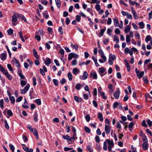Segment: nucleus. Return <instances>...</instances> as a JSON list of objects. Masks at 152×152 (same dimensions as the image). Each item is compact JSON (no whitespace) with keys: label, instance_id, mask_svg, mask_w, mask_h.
<instances>
[{"label":"nucleus","instance_id":"obj_51","mask_svg":"<svg viewBox=\"0 0 152 152\" xmlns=\"http://www.w3.org/2000/svg\"><path fill=\"white\" fill-rule=\"evenodd\" d=\"M32 80L33 81V85L34 86H35L37 84L36 77H33L32 78Z\"/></svg>","mask_w":152,"mask_h":152},{"label":"nucleus","instance_id":"obj_23","mask_svg":"<svg viewBox=\"0 0 152 152\" xmlns=\"http://www.w3.org/2000/svg\"><path fill=\"white\" fill-rule=\"evenodd\" d=\"M131 29V26L129 25H127L126 26L125 30L124 32L126 33H128L129 31H130Z\"/></svg>","mask_w":152,"mask_h":152},{"label":"nucleus","instance_id":"obj_37","mask_svg":"<svg viewBox=\"0 0 152 152\" xmlns=\"http://www.w3.org/2000/svg\"><path fill=\"white\" fill-rule=\"evenodd\" d=\"M100 95L103 99H107V98L105 95L104 92H102L100 94Z\"/></svg>","mask_w":152,"mask_h":152},{"label":"nucleus","instance_id":"obj_38","mask_svg":"<svg viewBox=\"0 0 152 152\" xmlns=\"http://www.w3.org/2000/svg\"><path fill=\"white\" fill-rule=\"evenodd\" d=\"M58 30V32L60 33L61 34H63V31L61 26H60L59 27Z\"/></svg>","mask_w":152,"mask_h":152},{"label":"nucleus","instance_id":"obj_45","mask_svg":"<svg viewBox=\"0 0 152 152\" xmlns=\"http://www.w3.org/2000/svg\"><path fill=\"white\" fill-rule=\"evenodd\" d=\"M84 128L86 132L90 133L91 132V130L89 128L86 126H85Z\"/></svg>","mask_w":152,"mask_h":152},{"label":"nucleus","instance_id":"obj_26","mask_svg":"<svg viewBox=\"0 0 152 152\" xmlns=\"http://www.w3.org/2000/svg\"><path fill=\"white\" fill-rule=\"evenodd\" d=\"M51 60L49 58H48L45 61L44 63L46 65H48L51 63Z\"/></svg>","mask_w":152,"mask_h":152},{"label":"nucleus","instance_id":"obj_12","mask_svg":"<svg viewBox=\"0 0 152 152\" xmlns=\"http://www.w3.org/2000/svg\"><path fill=\"white\" fill-rule=\"evenodd\" d=\"M149 146L148 143H143L142 144V148L144 151L148 150Z\"/></svg>","mask_w":152,"mask_h":152},{"label":"nucleus","instance_id":"obj_11","mask_svg":"<svg viewBox=\"0 0 152 152\" xmlns=\"http://www.w3.org/2000/svg\"><path fill=\"white\" fill-rule=\"evenodd\" d=\"M124 61L125 63V65L126 66L127 71L128 72H129L130 70V65L128 61L126 59H124Z\"/></svg>","mask_w":152,"mask_h":152},{"label":"nucleus","instance_id":"obj_5","mask_svg":"<svg viewBox=\"0 0 152 152\" xmlns=\"http://www.w3.org/2000/svg\"><path fill=\"white\" fill-rule=\"evenodd\" d=\"M120 91L119 88L117 89V90L115 91V92L114 93V96L115 98L116 99H118L120 96Z\"/></svg>","mask_w":152,"mask_h":152},{"label":"nucleus","instance_id":"obj_3","mask_svg":"<svg viewBox=\"0 0 152 152\" xmlns=\"http://www.w3.org/2000/svg\"><path fill=\"white\" fill-rule=\"evenodd\" d=\"M17 17L16 15V13L12 16V25L13 26H15L17 25V23L15 22H17L18 20Z\"/></svg>","mask_w":152,"mask_h":152},{"label":"nucleus","instance_id":"obj_20","mask_svg":"<svg viewBox=\"0 0 152 152\" xmlns=\"http://www.w3.org/2000/svg\"><path fill=\"white\" fill-rule=\"evenodd\" d=\"M79 72V70L78 69L76 68H74L72 71V73L73 74L75 75H77V74Z\"/></svg>","mask_w":152,"mask_h":152},{"label":"nucleus","instance_id":"obj_14","mask_svg":"<svg viewBox=\"0 0 152 152\" xmlns=\"http://www.w3.org/2000/svg\"><path fill=\"white\" fill-rule=\"evenodd\" d=\"M23 149L24 151L26 152H33V150L31 148H29L26 146L23 147Z\"/></svg>","mask_w":152,"mask_h":152},{"label":"nucleus","instance_id":"obj_61","mask_svg":"<svg viewBox=\"0 0 152 152\" xmlns=\"http://www.w3.org/2000/svg\"><path fill=\"white\" fill-rule=\"evenodd\" d=\"M53 82L55 85L57 86L58 85V82L57 80L54 79L53 80Z\"/></svg>","mask_w":152,"mask_h":152},{"label":"nucleus","instance_id":"obj_25","mask_svg":"<svg viewBox=\"0 0 152 152\" xmlns=\"http://www.w3.org/2000/svg\"><path fill=\"white\" fill-rule=\"evenodd\" d=\"M88 74L86 71H85L83 72V74L82 76L83 79L85 80L87 78Z\"/></svg>","mask_w":152,"mask_h":152},{"label":"nucleus","instance_id":"obj_21","mask_svg":"<svg viewBox=\"0 0 152 152\" xmlns=\"http://www.w3.org/2000/svg\"><path fill=\"white\" fill-rule=\"evenodd\" d=\"M98 118L99 119L101 122H102L103 121V119L102 113L99 112L98 113Z\"/></svg>","mask_w":152,"mask_h":152},{"label":"nucleus","instance_id":"obj_27","mask_svg":"<svg viewBox=\"0 0 152 152\" xmlns=\"http://www.w3.org/2000/svg\"><path fill=\"white\" fill-rule=\"evenodd\" d=\"M43 14V17L46 19H48V18L49 16L47 11L44 12Z\"/></svg>","mask_w":152,"mask_h":152},{"label":"nucleus","instance_id":"obj_22","mask_svg":"<svg viewBox=\"0 0 152 152\" xmlns=\"http://www.w3.org/2000/svg\"><path fill=\"white\" fill-rule=\"evenodd\" d=\"M113 23L115 26L116 27L119 26V22L118 19H113Z\"/></svg>","mask_w":152,"mask_h":152},{"label":"nucleus","instance_id":"obj_49","mask_svg":"<svg viewBox=\"0 0 152 152\" xmlns=\"http://www.w3.org/2000/svg\"><path fill=\"white\" fill-rule=\"evenodd\" d=\"M103 149L105 151L107 150V145L106 141H104V142Z\"/></svg>","mask_w":152,"mask_h":152},{"label":"nucleus","instance_id":"obj_60","mask_svg":"<svg viewBox=\"0 0 152 152\" xmlns=\"http://www.w3.org/2000/svg\"><path fill=\"white\" fill-rule=\"evenodd\" d=\"M66 82V80L64 78H62V79L60 80V83L61 84H63L65 83Z\"/></svg>","mask_w":152,"mask_h":152},{"label":"nucleus","instance_id":"obj_7","mask_svg":"<svg viewBox=\"0 0 152 152\" xmlns=\"http://www.w3.org/2000/svg\"><path fill=\"white\" fill-rule=\"evenodd\" d=\"M111 127L109 125H105L104 130L105 132L107 134H110Z\"/></svg>","mask_w":152,"mask_h":152},{"label":"nucleus","instance_id":"obj_28","mask_svg":"<svg viewBox=\"0 0 152 152\" xmlns=\"http://www.w3.org/2000/svg\"><path fill=\"white\" fill-rule=\"evenodd\" d=\"M106 30V27H105L104 28L100 30V35L99 36V37H101L103 35V34H104V32Z\"/></svg>","mask_w":152,"mask_h":152},{"label":"nucleus","instance_id":"obj_62","mask_svg":"<svg viewBox=\"0 0 152 152\" xmlns=\"http://www.w3.org/2000/svg\"><path fill=\"white\" fill-rule=\"evenodd\" d=\"M130 50V49H129L128 48H126L124 50V53L127 54L129 53V52Z\"/></svg>","mask_w":152,"mask_h":152},{"label":"nucleus","instance_id":"obj_42","mask_svg":"<svg viewBox=\"0 0 152 152\" xmlns=\"http://www.w3.org/2000/svg\"><path fill=\"white\" fill-rule=\"evenodd\" d=\"M73 53H70L68 54V59L69 60H70L73 58Z\"/></svg>","mask_w":152,"mask_h":152},{"label":"nucleus","instance_id":"obj_48","mask_svg":"<svg viewBox=\"0 0 152 152\" xmlns=\"http://www.w3.org/2000/svg\"><path fill=\"white\" fill-rule=\"evenodd\" d=\"M7 114L10 116H12L13 115V113L10 110H8L7 111Z\"/></svg>","mask_w":152,"mask_h":152},{"label":"nucleus","instance_id":"obj_40","mask_svg":"<svg viewBox=\"0 0 152 152\" xmlns=\"http://www.w3.org/2000/svg\"><path fill=\"white\" fill-rule=\"evenodd\" d=\"M126 41L127 43L129 42L130 41V37L129 35H126Z\"/></svg>","mask_w":152,"mask_h":152},{"label":"nucleus","instance_id":"obj_33","mask_svg":"<svg viewBox=\"0 0 152 152\" xmlns=\"http://www.w3.org/2000/svg\"><path fill=\"white\" fill-rule=\"evenodd\" d=\"M81 84L80 83H77L76 84L75 88L77 90H80L81 88Z\"/></svg>","mask_w":152,"mask_h":152},{"label":"nucleus","instance_id":"obj_1","mask_svg":"<svg viewBox=\"0 0 152 152\" xmlns=\"http://www.w3.org/2000/svg\"><path fill=\"white\" fill-rule=\"evenodd\" d=\"M116 58V56L115 55H113L111 53L110 54L108 61L109 64L110 65H112L114 60Z\"/></svg>","mask_w":152,"mask_h":152},{"label":"nucleus","instance_id":"obj_32","mask_svg":"<svg viewBox=\"0 0 152 152\" xmlns=\"http://www.w3.org/2000/svg\"><path fill=\"white\" fill-rule=\"evenodd\" d=\"M67 76L69 80L71 81L72 80V75L71 72H69L68 73Z\"/></svg>","mask_w":152,"mask_h":152},{"label":"nucleus","instance_id":"obj_41","mask_svg":"<svg viewBox=\"0 0 152 152\" xmlns=\"http://www.w3.org/2000/svg\"><path fill=\"white\" fill-rule=\"evenodd\" d=\"M0 107L2 109L4 107V100L2 99L0 100Z\"/></svg>","mask_w":152,"mask_h":152},{"label":"nucleus","instance_id":"obj_16","mask_svg":"<svg viewBox=\"0 0 152 152\" xmlns=\"http://www.w3.org/2000/svg\"><path fill=\"white\" fill-rule=\"evenodd\" d=\"M56 5L58 9H59L61 6V3L60 0H55Z\"/></svg>","mask_w":152,"mask_h":152},{"label":"nucleus","instance_id":"obj_30","mask_svg":"<svg viewBox=\"0 0 152 152\" xmlns=\"http://www.w3.org/2000/svg\"><path fill=\"white\" fill-rule=\"evenodd\" d=\"M145 98L149 99H152V97L148 93H146L145 94Z\"/></svg>","mask_w":152,"mask_h":152},{"label":"nucleus","instance_id":"obj_43","mask_svg":"<svg viewBox=\"0 0 152 152\" xmlns=\"http://www.w3.org/2000/svg\"><path fill=\"white\" fill-rule=\"evenodd\" d=\"M85 119H86V121L88 122L90 120V116L89 114L85 116Z\"/></svg>","mask_w":152,"mask_h":152},{"label":"nucleus","instance_id":"obj_55","mask_svg":"<svg viewBox=\"0 0 152 152\" xmlns=\"http://www.w3.org/2000/svg\"><path fill=\"white\" fill-rule=\"evenodd\" d=\"M101 58L103 59L104 62H105L107 61V58L105 56L104 54H101Z\"/></svg>","mask_w":152,"mask_h":152},{"label":"nucleus","instance_id":"obj_64","mask_svg":"<svg viewBox=\"0 0 152 152\" xmlns=\"http://www.w3.org/2000/svg\"><path fill=\"white\" fill-rule=\"evenodd\" d=\"M118 105V103L117 102H115L113 103V107L114 108H115L117 107Z\"/></svg>","mask_w":152,"mask_h":152},{"label":"nucleus","instance_id":"obj_10","mask_svg":"<svg viewBox=\"0 0 152 152\" xmlns=\"http://www.w3.org/2000/svg\"><path fill=\"white\" fill-rule=\"evenodd\" d=\"M90 77H92L93 79L96 80L97 79V74L96 72H91L90 74Z\"/></svg>","mask_w":152,"mask_h":152},{"label":"nucleus","instance_id":"obj_59","mask_svg":"<svg viewBox=\"0 0 152 152\" xmlns=\"http://www.w3.org/2000/svg\"><path fill=\"white\" fill-rule=\"evenodd\" d=\"M147 123L148 126L151 127L152 125V121H151L150 119H148L147 121Z\"/></svg>","mask_w":152,"mask_h":152},{"label":"nucleus","instance_id":"obj_2","mask_svg":"<svg viewBox=\"0 0 152 152\" xmlns=\"http://www.w3.org/2000/svg\"><path fill=\"white\" fill-rule=\"evenodd\" d=\"M135 71L136 74L139 79H141L143 76L144 74V72L143 71L140 72V70H138L137 68L135 69Z\"/></svg>","mask_w":152,"mask_h":152},{"label":"nucleus","instance_id":"obj_58","mask_svg":"<svg viewBox=\"0 0 152 152\" xmlns=\"http://www.w3.org/2000/svg\"><path fill=\"white\" fill-rule=\"evenodd\" d=\"M151 39V37L150 35L147 36L145 38V41L146 42H148Z\"/></svg>","mask_w":152,"mask_h":152},{"label":"nucleus","instance_id":"obj_31","mask_svg":"<svg viewBox=\"0 0 152 152\" xmlns=\"http://www.w3.org/2000/svg\"><path fill=\"white\" fill-rule=\"evenodd\" d=\"M138 25H139L141 29L143 28H144L145 26V24L142 21L139 22L138 23Z\"/></svg>","mask_w":152,"mask_h":152},{"label":"nucleus","instance_id":"obj_13","mask_svg":"<svg viewBox=\"0 0 152 152\" xmlns=\"http://www.w3.org/2000/svg\"><path fill=\"white\" fill-rule=\"evenodd\" d=\"M8 95L9 96V98L11 103L14 105L15 102V99L14 97L13 96H11V94L10 93L8 94Z\"/></svg>","mask_w":152,"mask_h":152},{"label":"nucleus","instance_id":"obj_56","mask_svg":"<svg viewBox=\"0 0 152 152\" xmlns=\"http://www.w3.org/2000/svg\"><path fill=\"white\" fill-rule=\"evenodd\" d=\"M7 67L10 71L13 72L12 68L11 66V65L10 64H7Z\"/></svg>","mask_w":152,"mask_h":152},{"label":"nucleus","instance_id":"obj_18","mask_svg":"<svg viewBox=\"0 0 152 152\" xmlns=\"http://www.w3.org/2000/svg\"><path fill=\"white\" fill-rule=\"evenodd\" d=\"M33 52L34 57L37 59H38L39 58V57L38 56L37 53L35 49H33Z\"/></svg>","mask_w":152,"mask_h":152},{"label":"nucleus","instance_id":"obj_52","mask_svg":"<svg viewBox=\"0 0 152 152\" xmlns=\"http://www.w3.org/2000/svg\"><path fill=\"white\" fill-rule=\"evenodd\" d=\"M35 102L38 105H40L41 104V101L40 99H37L35 100Z\"/></svg>","mask_w":152,"mask_h":152},{"label":"nucleus","instance_id":"obj_29","mask_svg":"<svg viewBox=\"0 0 152 152\" xmlns=\"http://www.w3.org/2000/svg\"><path fill=\"white\" fill-rule=\"evenodd\" d=\"M113 41H116V42L117 44L119 42V38L116 35L114 36Z\"/></svg>","mask_w":152,"mask_h":152},{"label":"nucleus","instance_id":"obj_47","mask_svg":"<svg viewBox=\"0 0 152 152\" xmlns=\"http://www.w3.org/2000/svg\"><path fill=\"white\" fill-rule=\"evenodd\" d=\"M8 34L9 35H11L13 33V30L11 28H9L7 31Z\"/></svg>","mask_w":152,"mask_h":152},{"label":"nucleus","instance_id":"obj_46","mask_svg":"<svg viewBox=\"0 0 152 152\" xmlns=\"http://www.w3.org/2000/svg\"><path fill=\"white\" fill-rule=\"evenodd\" d=\"M34 131H33V132H31L33 133L34 136H35L36 135H38V132L36 129L35 128H34Z\"/></svg>","mask_w":152,"mask_h":152},{"label":"nucleus","instance_id":"obj_53","mask_svg":"<svg viewBox=\"0 0 152 152\" xmlns=\"http://www.w3.org/2000/svg\"><path fill=\"white\" fill-rule=\"evenodd\" d=\"M6 76L9 80H11L12 79V76L9 73Z\"/></svg>","mask_w":152,"mask_h":152},{"label":"nucleus","instance_id":"obj_54","mask_svg":"<svg viewBox=\"0 0 152 152\" xmlns=\"http://www.w3.org/2000/svg\"><path fill=\"white\" fill-rule=\"evenodd\" d=\"M26 83V82L24 80H22L20 81V84L22 87L25 86Z\"/></svg>","mask_w":152,"mask_h":152},{"label":"nucleus","instance_id":"obj_63","mask_svg":"<svg viewBox=\"0 0 152 152\" xmlns=\"http://www.w3.org/2000/svg\"><path fill=\"white\" fill-rule=\"evenodd\" d=\"M83 96L84 99L85 100H87L88 99V96L87 94H83Z\"/></svg>","mask_w":152,"mask_h":152},{"label":"nucleus","instance_id":"obj_17","mask_svg":"<svg viewBox=\"0 0 152 152\" xmlns=\"http://www.w3.org/2000/svg\"><path fill=\"white\" fill-rule=\"evenodd\" d=\"M70 46L73 49H75V50L77 51L78 50V46L77 44L73 45L72 43H71L70 44Z\"/></svg>","mask_w":152,"mask_h":152},{"label":"nucleus","instance_id":"obj_19","mask_svg":"<svg viewBox=\"0 0 152 152\" xmlns=\"http://www.w3.org/2000/svg\"><path fill=\"white\" fill-rule=\"evenodd\" d=\"M75 101L78 102H81L83 101V99L80 97H78L77 96H75L74 97Z\"/></svg>","mask_w":152,"mask_h":152},{"label":"nucleus","instance_id":"obj_9","mask_svg":"<svg viewBox=\"0 0 152 152\" xmlns=\"http://www.w3.org/2000/svg\"><path fill=\"white\" fill-rule=\"evenodd\" d=\"M0 70L5 75L8 73V71L5 69V68L0 64Z\"/></svg>","mask_w":152,"mask_h":152},{"label":"nucleus","instance_id":"obj_36","mask_svg":"<svg viewBox=\"0 0 152 152\" xmlns=\"http://www.w3.org/2000/svg\"><path fill=\"white\" fill-rule=\"evenodd\" d=\"M87 148L89 152H93V148H92L91 146L90 145H88L87 146Z\"/></svg>","mask_w":152,"mask_h":152},{"label":"nucleus","instance_id":"obj_6","mask_svg":"<svg viewBox=\"0 0 152 152\" xmlns=\"http://www.w3.org/2000/svg\"><path fill=\"white\" fill-rule=\"evenodd\" d=\"M29 87V84H27L23 89H22L20 90L21 93L23 94H26L27 91L28 90Z\"/></svg>","mask_w":152,"mask_h":152},{"label":"nucleus","instance_id":"obj_44","mask_svg":"<svg viewBox=\"0 0 152 152\" xmlns=\"http://www.w3.org/2000/svg\"><path fill=\"white\" fill-rule=\"evenodd\" d=\"M62 137L64 139L66 140L67 142H68V140L69 138V136L68 135H67L66 136L62 135Z\"/></svg>","mask_w":152,"mask_h":152},{"label":"nucleus","instance_id":"obj_50","mask_svg":"<svg viewBox=\"0 0 152 152\" xmlns=\"http://www.w3.org/2000/svg\"><path fill=\"white\" fill-rule=\"evenodd\" d=\"M9 146L10 149L12 151V152H14V151L15 148L14 146L11 144H10L9 145Z\"/></svg>","mask_w":152,"mask_h":152},{"label":"nucleus","instance_id":"obj_24","mask_svg":"<svg viewBox=\"0 0 152 152\" xmlns=\"http://www.w3.org/2000/svg\"><path fill=\"white\" fill-rule=\"evenodd\" d=\"M38 114L37 112H35L33 115L34 120L35 122H37L38 120Z\"/></svg>","mask_w":152,"mask_h":152},{"label":"nucleus","instance_id":"obj_34","mask_svg":"<svg viewBox=\"0 0 152 152\" xmlns=\"http://www.w3.org/2000/svg\"><path fill=\"white\" fill-rule=\"evenodd\" d=\"M132 13H133L134 19H138V16L137 15V13L136 11H134V12H133Z\"/></svg>","mask_w":152,"mask_h":152},{"label":"nucleus","instance_id":"obj_4","mask_svg":"<svg viewBox=\"0 0 152 152\" xmlns=\"http://www.w3.org/2000/svg\"><path fill=\"white\" fill-rule=\"evenodd\" d=\"M13 61H15V63L16 66L17 67V69H20L21 67V65L19 61L16 59L15 58L13 57V59L12 60Z\"/></svg>","mask_w":152,"mask_h":152},{"label":"nucleus","instance_id":"obj_57","mask_svg":"<svg viewBox=\"0 0 152 152\" xmlns=\"http://www.w3.org/2000/svg\"><path fill=\"white\" fill-rule=\"evenodd\" d=\"M109 39H106L104 40L103 42L105 45H107L109 43Z\"/></svg>","mask_w":152,"mask_h":152},{"label":"nucleus","instance_id":"obj_39","mask_svg":"<svg viewBox=\"0 0 152 152\" xmlns=\"http://www.w3.org/2000/svg\"><path fill=\"white\" fill-rule=\"evenodd\" d=\"M143 142V143H148V140H147L146 136L145 135L142 138Z\"/></svg>","mask_w":152,"mask_h":152},{"label":"nucleus","instance_id":"obj_35","mask_svg":"<svg viewBox=\"0 0 152 152\" xmlns=\"http://www.w3.org/2000/svg\"><path fill=\"white\" fill-rule=\"evenodd\" d=\"M4 127H5V128L7 130L9 129H10V127H9V126H8V125L7 123V120H4Z\"/></svg>","mask_w":152,"mask_h":152},{"label":"nucleus","instance_id":"obj_8","mask_svg":"<svg viewBox=\"0 0 152 152\" xmlns=\"http://www.w3.org/2000/svg\"><path fill=\"white\" fill-rule=\"evenodd\" d=\"M7 53L6 51H4L3 53L0 55V57L1 60L4 61L7 58Z\"/></svg>","mask_w":152,"mask_h":152},{"label":"nucleus","instance_id":"obj_15","mask_svg":"<svg viewBox=\"0 0 152 152\" xmlns=\"http://www.w3.org/2000/svg\"><path fill=\"white\" fill-rule=\"evenodd\" d=\"M106 141L108 143V146H113L114 144L113 140L107 139L106 140Z\"/></svg>","mask_w":152,"mask_h":152}]
</instances>
